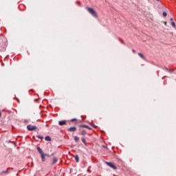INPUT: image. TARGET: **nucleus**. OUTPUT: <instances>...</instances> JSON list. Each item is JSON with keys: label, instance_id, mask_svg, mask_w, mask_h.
I'll use <instances>...</instances> for the list:
<instances>
[{"label": "nucleus", "instance_id": "16", "mask_svg": "<svg viewBox=\"0 0 176 176\" xmlns=\"http://www.w3.org/2000/svg\"><path fill=\"white\" fill-rule=\"evenodd\" d=\"M163 16H164V17H166L167 16V12H163Z\"/></svg>", "mask_w": 176, "mask_h": 176}, {"label": "nucleus", "instance_id": "17", "mask_svg": "<svg viewBox=\"0 0 176 176\" xmlns=\"http://www.w3.org/2000/svg\"><path fill=\"white\" fill-rule=\"evenodd\" d=\"M171 25L173 27V28H175V22H172Z\"/></svg>", "mask_w": 176, "mask_h": 176}, {"label": "nucleus", "instance_id": "3", "mask_svg": "<svg viewBox=\"0 0 176 176\" xmlns=\"http://www.w3.org/2000/svg\"><path fill=\"white\" fill-rule=\"evenodd\" d=\"M106 164H107V166H109V167H111V168H113V170H117V167L116 166H115V164H113V163L112 162H106Z\"/></svg>", "mask_w": 176, "mask_h": 176}, {"label": "nucleus", "instance_id": "26", "mask_svg": "<svg viewBox=\"0 0 176 176\" xmlns=\"http://www.w3.org/2000/svg\"><path fill=\"white\" fill-rule=\"evenodd\" d=\"M1 115H2V113H1V111H0V118H1Z\"/></svg>", "mask_w": 176, "mask_h": 176}, {"label": "nucleus", "instance_id": "21", "mask_svg": "<svg viewBox=\"0 0 176 176\" xmlns=\"http://www.w3.org/2000/svg\"><path fill=\"white\" fill-rule=\"evenodd\" d=\"M164 25H167V22L166 21H164Z\"/></svg>", "mask_w": 176, "mask_h": 176}, {"label": "nucleus", "instance_id": "19", "mask_svg": "<svg viewBox=\"0 0 176 176\" xmlns=\"http://www.w3.org/2000/svg\"><path fill=\"white\" fill-rule=\"evenodd\" d=\"M91 126H94V129H97V126L96 124H92Z\"/></svg>", "mask_w": 176, "mask_h": 176}, {"label": "nucleus", "instance_id": "24", "mask_svg": "<svg viewBox=\"0 0 176 176\" xmlns=\"http://www.w3.org/2000/svg\"><path fill=\"white\" fill-rule=\"evenodd\" d=\"M76 3H78V5H80V3H79V1H77Z\"/></svg>", "mask_w": 176, "mask_h": 176}, {"label": "nucleus", "instance_id": "8", "mask_svg": "<svg viewBox=\"0 0 176 176\" xmlns=\"http://www.w3.org/2000/svg\"><path fill=\"white\" fill-rule=\"evenodd\" d=\"M80 127H82L83 129H88V130H91V128H90V126L85 124L80 125Z\"/></svg>", "mask_w": 176, "mask_h": 176}, {"label": "nucleus", "instance_id": "22", "mask_svg": "<svg viewBox=\"0 0 176 176\" xmlns=\"http://www.w3.org/2000/svg\"><path fill=\"white\" fill-rule=\"evenodd\" d=\"M16 100H17L18 103L20 104V100L17 98H16Z\"/></svg>", "mask_w": 176, "mask_h": 176}, {"label": "nucleus", "instance_id": "11", "mask_svg": "<svg viewBox=\"0 0 176 176\" xmlns=\"http://www.w3.org/2000/svg\"><path fill=\"white\" fill-rule=\"evenodd\" d=\"M45 141H52V138H50V136H46L45 138Z\"/></svg>", "mask_w": 176, "mask_h": 176}, {"label": "nucleus", "instance_id": "25", "mask_svg": "<svg viewBox=\"0 0 176 176\" xmlns=\"http://www.w3.org/2000/svg\"><path fill=\"white\" fill-rule=\"evenodd\" d=\"M173 20H174L173 18L170 19V21H173Z\"/></svg>", "mask_w": 176, "mask_h": 176}, {"label": "nucleus", "instance_id": "15", "mask_svg": "<svg viewBox=\"0 0 176 176\" xmlns=\"http://www.w3.org/2000/svg\"><path fill=\"white\" fill-rule=\"evenodd\" d=\"M74 140L76 142H78L79 141V138H78L77 136H74Z\"/></svg>", "mask_w": 176, "mask_h": 176}, {"label": "nucleus", "instance_id": "23", "mask_svg": "<svg viewBox=\"0 0 176 176\" xmlns=\"http://www.w3.org/2000/svg\"><path fill=\"white\" fill-rule=\"evenodd\" d=\"M133 53H135V50H132Z\"/></svg>", "mask_w": 176, "mask_h": 176}, {"label": "nucleus", "instance_id": "4", "mask_svg": "<svg viewBox=\"0 0 176 176\" xmlns=\"http://www.w3.org/2000/svg\"><path fill=\"white\" fill-rule=\"evenodd\" d=\"M27 129H28V130H29V131H34L36 130L38 128L35 126L28 125Z\"/></svg>", "mask_w": 176, "mask_h": 176}, {"label": "nucleus", "instance_id": "14", "mask_svg": "<svg viewBox=\"0 0 176 176\" xmlns=\"http://www.w3.org/2000/svg\"><path fill=\"white\" fill-rule=\"evenodd\" d=\"M81 141H82V142H83V144H85V145L87 144V143H86V139H85V138H81Z\"/></svg>", "mask_w": 176, "mask_h": 176}, {"label": "nucleus", "instance_id": "28", "mask_svg": "<svg viewBox=\"0 0 176 176\" xmlns=\"http://www.w3.org/2000/svg\"><path fill=\"white\" fill-rule=\"evenodd\" d=\"M54 176H57V175H54Z\"/></svg>", "mask_w": 176, "mask_h": 176}, {"label": "nucleus", "instance_id": "18", "mask_svg": "<svg viewBox=\"0 0 176 176\" xmlns=\"http://www.w3.org/2000/svg\"><path fill=\"white\" fill-rule=\"evenodd\" d=\"M37 138H38L39 140H43V137L40 136V135H38V136H37Z\"/></svg>", "mask_w": 176, "mask_h": 176}, {"label": "nucleus", "instance_id": "27", "mask_svg": "<svg viewBox=\"0 0 176 176\" xmlns=\"http://www.w3.org/2000/svg\"><path fill=\"white\" fill-rule=\"evenodd\" d=\"M157 2H159V0H156Z\"/></svg>", "mask_w": 176, "mask_h": 176}, {"label": "nucleus", "instance_id": "5", "mask_svg": "<svg viewBox=\"0 0 176 176\" xmlns=\"http://www.w3.org/2000/svg\"><path fill=\"white\" fill-rule=\"evenodd\" d=\"M77 130V128L75 127V126H72V127H70L67 131H69V133H75V131H76Z\"/></svg>", "mask_w": 176, "mask_h": 176}, {"label": "nucleus", "instance_id": "2", "mask_svg": "<svg viewBox=\"0 0 176 176\" xmlns=\"http://www.w3.org/2000/svg\"><path fill=\"white\" fill-rule=\"evenodd\" d=\"M86 9L89 12V13H90V14L94 16V17H98V15L97 14V12H96V10H94V9L89 7H87Z\"/></svg>", "mask_w": 176, "mask_h": 176}, {"label": "nucleus", "instance_id": "7", "mask_svg": "<svg viewBox=\"0 0 176 176\" xmlns=\"http://www.w3.org/2000/svg\"><path fill=\"white\" fill-rule=\"evenodd\" d=\"M59 126H64L67 124V121L66 120H62L58 122Z\"/></svg>", "mask_w": 176, "mask_h": 176}, {"label": "nucleus", "instance_id": "6", "mask_svg": "<svg viewBox=\"0 0 176 176\" xmlns=\"http://www.w3.org/2000/svg\"><path fill=\"white\" fill-rule=\"evenodd\" d=\"M11 168H8L6 170H3L0 173V175H3V174H9V170H10Z\"/></svg>", "mask_w": 176, "mask_h": 176}, {"label": "nucleus", "instance_id": "9", "mask_svg": "<svg viewBox=\"0 0 176 176\" xmlns=\"http://www.w3.org/2000/svg\"><path fill=\"white\" fill-rule=\"evenodd\" d=\"M57 160H58V159L57 157H54L52 164H56V163H57Z\"/></svg>", "mask_w": 176, "mask_h": 176}, {"label": "nucleus", "instance_id": "1", "mask_svg": "<svg viewBox=\"0 0 176 176\" xmlns=\"http://www.w3.org/2000/svg\"><path fill=\"white\" fill-rule=\"evenodd\" d=\"M37 151L41 155L42 162H46V160L45 159V156H48L49 157H50V156H53V155H54V153H52L51 155H49V154H45L43 150H42L41 147H37Z\"/></svg>", "mask_w": 176, "mask_h": 176}, {"label": "nucleus", "instance_id": "20", "mask_svg": "<svg viewBox=\"0 0 176 176\" xmlns=\"http://www.w3.org/2000/svg\"><path fill=\"white\" fill-rule=\"evenodd\" d=\"M75 121H76V118H73V119L71 120V122H75Z\"/></svg>", "mask_w": 176, "mask_h": 176}, {"label": "nucleus", "instance_id": "12", "mask_svg": "<svg viewBox=\"0 0 176 176\" xmlns=\"http://www.w3.org/2000/svg\"><path fill=\"white\" fill-rule=\"evenodd\" d=\"M75 160H76V163L79 162V155H76L75 156Z\"/></svg>", "mask_w": 176, "mask_h": 176}, {"label": "nucleus", "instance_id": "13", "mask_svg": "<svg viewBox=\"0 0 176 176\" xmlns=\"http://www.w3.org/2000/svg\"><path fill=\"white\" fill-rule=\"evenodd\" d=\"M86 134H87V133L86 132V130H82L81 131V135H86Z\"/></svg>", "mask_w": 176, "mask_h": 176}, {"label": "nucleus", "instance_id": "10", "mask_svg": "<svg viewBox=\"0 0 176 176\" xmlns=\"http://www.w3.org/2000/svg\"><path fill=\"white\" fill-rule=\"evenodd\" d=\"M138 56L141 57V58H142L143 60H145V56L142 54L138 53Z\"/></svg>", "mask_w": 176, "mask_h": 176}]
</instances>
